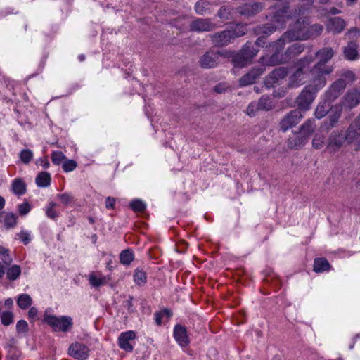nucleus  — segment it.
Returning <instances> with one entry per match:
<instances>
[{
    "instance_id": "obj_1",
    "label": "nucleus",
    "mask_w": 360,
    "mask_h": 360,
    "mask_svg": "<svg viewBox=\"0 0 360 360\" xmlns=\"http://www.w3.org/2000/svg\"><path fill=\"white\" fill-rule=\"evenodd\" d=\"M312 79L314 84L305 86L297 98L296 102L299 107L298 110H308L315 98L316 92L322 89L326 84V79L312 78Z\"/></svg>"
},
{
    "instance_id": "obj_2",
    "label": "nucleus",
    "mask_w": 360,
    "mask_h": 360,
    "mask_svg": "<svg viewBox=\"0 0 360 360\" xmlns=\"http://www.w3.org/2000/svg\"><path fill=\"white\" fill-rule=\"evenodd\" d=\"M333 56L334 51L330 47L322 48L316 53V56L319 58V60L311 70L312 78L326 79V75L332 72V67L327 65L326 63L330 60Z\"/></svg>"
},
{
    "instance_id": "obj_3",
    "label": "nucleus",
    "mask_w": 360,
    "mask_h": 360,
    "mask_svg": "<svg viewBox=\"0 0 360 360\" xmlns=\"http://www.w3.org/2000/svg\"><path fill=\"white\" fill-rule=\"evenodd\" d=\"M304 49V47L303 44L296 43L289 46L284 53V55L281 56V58H278L277 55H274L273 57H261L259 58V63L263 65H276L280 63H284L288 62L291 58L302 53Z\"/></svg>"
},
{
    "instance_id": "obj_4",
    "label": "nucleus",
    "mask_w": 360,
    "mask_h": 360,
    "mask_svg": "<svg viewBox=\"0 0 360 360\" xmlns=\"http://www.w3.org/2000/svg\"><path fill=\"white\" fill-rule=\"evenodd\" d=\"M258 51L259 49L255 47L252 42H246L241 50L233 58L235 67L243 68L250 64Z\"/></svg>"
},
{
    "instance_id": "obj_5",
    "label": "nucleus",
    "mask_w": 360,
    "mask_h": 360,
    "mask_svg": "<svg viewBox=\"0 0 360 360\" xmlns=\"http://www.w3.org/2000/svg\"><path fill=\"white\" fill-rule=\"evenodd\" d=\"M271 11L266 15V18L272 22L276 24V27L283 28L287 21L292 18L296 11H293L288 6H285L279 8H271Z\"/></svg>"
},
{
    "instance_id": "obj_6",
    "label": "nucleus",
    "mask_w": 360,
    "mask_h": 360,
    "mask_svg": "<svg viewBox=\"0 0 360 360\" xmlns=\"http://www.w3.org/2000/svg\"><path fill=\"white\" fill-rule=\"evenodd\" d=\"M309 20L300 18L290 27V30L284 33V37H289V41L293 40L307 39V31Z\"/></svg>"
},
{
    "instance_id": "obj_7",
    "label": "nucleus",
    "mask_w": 360,
    "mask_h": 360,
    "mask_svg": "<svg viewBox=\"0 0 360 360\" xmlns=\"http://www.w3.org/2000/svg\"><path fill=\"white\" fill-rule=\"evenodd\" d=\"M44 321L56 332H67L72 327V319L70 316L57 317L53 315H47L45 316Z\"/></svg>"
},
{
    "instance_id": "obj_8",
    "label": "nucleus",
    "mask_w": 360,
    "mask_h": 360,
    "mask_svg": "<svg viewBox=\"0 0 360 360\" xmlns=\"http://www.w3.org/2000/svg\"><path fill=\"white\" fill-rule=\"evenodd\" d=\"M303 117L300 110L295 109L291 110L283 117L280 122V127L283 131H286L290 128L298 124Z\"/></svg>"
},
{
    "instance_id": "obj_9",
    "label": "nucleus",
    "mask_w": 360,
    "mask_h": 360,
    "mask_svg": "<svg viewBox=\"0 0 360 360\" xmlns=\"http://www.w3.org/2000/svg\"><path fill=\"white\" fill-rule=\"evenodd\" d=\"M345 140L347 141V138L343 131H333L328 137L327 143L328 150L330 152L338 150L342 146Z\"/></svg>"
},
{
    "instance_id": "obj_10",
    "label": "nucleus",
    "mask_w": 360,
    "mask_h": 360,
    "mask_svg": "<svg viewBox=\"0 0 360 360\" xmlns=\"http://www.w3.org/2000/svg\"><path fill=\"white\" fill-rule=\"evenodd\" d=\"M215 27L210 18H195L189 25L190 31L195 32H210Z\"/></svg>"
},
{
    "instance_id": "obj_11",
    "label": "nucleus",
    "mask_w": 360,
    "mask_h": 360,
    "mask_svg": "<svg viewBox=\"0 0 360 360\" xmlns=\"http://www.w3.org/2000/svg\"><path fill=\"white\" fill-rule=\"evenodd\" d=\"M221 56L220 51L210 50L200 57V65L203 68H213L219 64Z\"/></svg>"
},
{
    "instance_id": "obj_12",
    "label": "nucleus",
    "mask_w": 360,
    "mask_h": 360,
    "mask_svg": "<svg viewBox=\"0 0 360 360\" xmlns=\"http://www.w3.org/2000/svg\"><path fill=\"white\" fill-rule=\"evenodd\" d=\"M348 143H355L356 150H360V118H356L349 125L346 134Z\"/></svg>"
},
{
    "instance_id": "obj_13",
    "label": "nucleus",
    "mask_w": 360,
    "mask_h": 360,
    "mask_svg": "<svg viewBox=\"0 0 360 360\" xmlns=\"http://www.w3.org/2000/svg\"><path fill=\"white\" fill-rule=\"evenodd\" d=\"M89 349L84 344L75 342L69 347L68 354L70 356L77 360H85L89 356Z\"/></svg>"
},
{
    "instance_id": "obj_14",
    "label": "nucleus",
    "mask_w": 360,
    "mask_h": 360,
    "mask_svg": "<svg viewBox=\"0 0 360 360\" xmlns=\"http://www.w3.org/2000/svg\"><path fill=\"white\" fill-rule=\"evenodd\" d=\"M265 6L262 2H254L245 4L238 8V11L241 15L246 18L252 17L261 12Z\"/></svg>"
},
{
    "instance_id": "obj_15",
    "label": "nucleus",
    "mask_w": 360,
    "mask_h": 360,
    "mask_svg": "<svg viewBox=\"0 0 360 360\" xmlns=\"http://www.w3.org/2000/svg\"><path fill=\"white\" fill-rule=\"evenodd\" d=\"M210 39L212 43L216 46H226L233 40V35L231 34L229 29L210 35Z\"/></svg>"
},
{
    "instance_id": "obj_16",
    "label": "nucleus",
    "mask_w": 360,
    "mask_h": 360,
    "mask_svg": "<svg viewBox=\"0 0 360 360\" xmlns=\"http://www.w3.org/2000/svg\"><path fill=\"white\" fill-rule=\"evenodd\" d=\"M264 68L262 67L253 68L239 80L240 86L252 84L264 73Z\"/></svg>"
},
{
    "instance_id": "obj_17",
    "label": "nucleus",
    "mask_w": 360,
    "mask_h": 360,
    "mask_svg": "<svg viewBox=\"0 0 360 360\" xmlns=\"http://www.w3.org/2000/svg\"><path fill=\"white\" fill-rule=\"evenodd\" d=\"M288 72V68L285 67H279L274 69L266 78V85L268 87L274 86L279 80L284 79Z\"/></svg>"
},
{
    "instance_id": "obj_18",
    "label": "nucleus",
    "mask_w": 360,
    "mask_h": 360,
    "mask_svg": "<svg viewBox=\"0 0 360 360\" xmlns=\"http://www.w3.org/2000/svg\"><path fill=\"white\" fill-rule=\"evenodd\" d=\"M135 338L136 334L132 330L122 333L118 338L120 347L127 352H132L134 347L129 341L134 340Z\"/></svg>"
},
{
    "instance_id": "obj_19",
    "label": "nucleus",
    "mask_w": 360,
    "mask_h": 360,
    "mask_svg": "<svg viewBox=\"0 0 360 360\" xmlns=\"http://www.w3.org/2000/svg\"><path fill=\"white\" fill-rule=\"evenodd\" d=\"M346 22L340 17L330 18L326 23V29L333 34H339L345 28Z\"/></svg>"
},
{
    "instance_id": "obj_20",
    "label": "nucleus",
    "mask_w": 360,
    "mask_h": 360,
    "mask_svg": "<svg viewBox=\"0 0 360 360\" xmlns=\"http://www.w3.org/2000/svg\"><path fill=\"white\" fill-rule=\"evenodd\" d=\"M345 103L350 108L360 103V86L354 87L347 91L345 95Z\"/></svg>"
},
{
    "instance_id": "obj_21",
    "label": "nucleus",
    "mask_w": 360,
    "mask_h": 360,
    "mask_svg": "<svg viewBox=\"0 0 360 360\" xmlns=\"http://www.w3.org/2000/svg\"><path fill=\"white\" fill-rule=\"evenodd\" d=\"M346 82L344 79H338L332 84L330 89L326 92V96L330 101H334L337 98L341 92L346 87Z\"/></svg>"
},
{
    "instance_id": "obj_22",
    "label": "nucleus",
    "mask_w": 360,
    "mask_h": 360,
    "mask_svg": "<svg viewBox=\"0 0 360 360\" xmlns=\"http://www.w3.org/2000/svg\"><path fill=\"white\" fill-rule=\"evenodd\" d=\"M174 337L177 343L181 347H186L189 344V339L186 329L181 325H176L174 328Z\"/></svg>"
},
{
    "instance_id": "obj_23",
    "label": "nucleus",
    "mask_w": 360,
    "mask_h": 360,
    "mask_svg": "<svg viewBox=\"0 0 360 360\" xmlns=\"http://www.w3.org/2000/svg\"><path fill=\"white\" fill-rule=\"evenodd\" d=\"M316 125L315 121L312 119L307 120L300 127V136L306 142L307 139L314 131Z\"/></svg>"
},
{
    "instance_id": "obj_24",
    "label": "nucleus",
    "mask_w": 360,
    "mask_h": 360,
    "mask_svg": "<svg viewBox=\"0 0 360 360\" xmlns=\"http://www.w3.org/2000/svg\"><path fill=\"white\" fill-rule=\"evenodd\" d=\"M358 44L352 41L344 48L345 57L349 60H355L359 58Z\"/></svg>"
},
{
    "instance_id": "obj_25",
    "label": "nucleus",
    "mask_w": 360,
    "mask_h": 360,
    "mask_svg": "<svg viewBox=\"0 0 360 360\" xmlns=\"http://www.w3.org/2000/svg\"><path fill=\"white\" fill-rule=\"evenodd\" d=\"M304 72L302 68L298 67L296 71L290 77L288 86L297 87L304 83Z\"/></svg>"
},
{
    "instance_id": "obj_26",
    "label": "nucleus",
    "mask_w": 360,
    "mask_h": 360,
    "mask_svg": "<svg viewBox=\"0 0 360 360\" xmlns=\"http://www.w3.org/2000/svg\"><path fill=\"white\" fill-rule=\"evenodd\" d=\"M211 3L205 0H199L195 4V11L200 15H205L212 13Z\"/></svg>"
},
{
    "instance_id": "obj_27",
    "label": "nucleus",
    "mask_w": 360,
    "mask_h": 360,
    "mask_svg": "<svg viewBox=\"0 0 360 360\" xmlns=\"http://www.w3.org/2000/svg\"><path fill=\"white\" fill-rule=\"evenodd\" d=\"M275 25L267 23L264 25H260L257 26L254 29V32L257 35L268 36L271 34L276 30Z\"/></svg>"
},
{
    "instance_id": "obj_28",
    "label": "nucleus",
    "mask_w": 360,
    "mask_h": 360,
    "mask_svg": "<svg viewBox=\"0 0 360 360\" xmlns=\"http://www.w3.org/2000/svg\"><path fill=\"white\" fill-rule=\"evenodd\" d=\"M288 40L289 41V37H284V34L272 45L271 48L274 51V53L270 56L273 57L274 55H277L278 58H281L283 54H280V51L283 50L285 45V41ZM267 58L268 56H265Z\"/></svg>"
},
{
    "instance_id": "obj_29",
    "label": "nucleus",
    "mask_w": 360,
    "mask_h": 360,
    "mask_svg": "<svg viewBox=\"0 0 360 360\" xmlns=\"http://www.w3.org/2000/svg\"><path fill=\"white\" fill-rule=\"evenodd\" d=\"M330 267V264L326 258L321 257L314 259V271L316 273L329 271Z\"/></svg>"
},
{
    "instance_id": "obj_30",
    "label": "nucleus",
    "mask_w": 360,
    "mask_h": 360,
    "mask_svg": "<svg viewBox=\"0 0 360 360\" xmlns=\"http://www.w3.org/2000/svg\"><path fill=\"white\" fill-rule=\"evenodd\" d=\"M323 27L320 24H313L310 25L309 22V25H307V39L310 38H314L318 37L323 32Z\"/></svg>"
},
{
    "instance_id": "obj_31",
    "label": "nucleus",
    "mask_w": 360,
    "mask_h": 360,
    "mask_svg": "<svg viewBox=\"0 0 360 360\" xmlns=\"http://www.w3.org/2000/svg\"><path fill=\"white\" fill-rule=\"evenodd\" d=\"M36 184L39 187H46L50 185L51 175L46 172H41L35 179Z\"/></svg>"
},
{
    "instance_id": "obj_32",
    "label": "nucleus",
    "mask_w": 360,
    "mask_h": 360,
    "mask_svg": "<svg viewBox=\"0 0 360 360\" xmlns=\"http://www.w3.org/2000/svg\"><path fill=\"white\" fill-rule=\"evenodd\" d=\"M229 30L231 34L233 35V39L245 35L248 32L246 25L245 24H237L234 27L229 28Z\"/></svg>"
},
{
    "instance_id": "obj_33",
    "label": "nucleus",
    "mask_w": 360,
    "mask_h": 360,
    "mask_svg": "<svg viewBox=\"0 0 360 360\" xmlns=\"http://www.w3.org/2000/svg\"><path fill=\"white\" fill-rule=\"evenodd\" d=\"M330 109V105L327 101L320 103L314 112V115L317 119H321L327 115Z\"/></svg>"
},
{
    "instance_id": "obj_34",
    "label": "nucleus",
    "mask_w": 360,
    "mask_h": 360,
    "mask_svg": "<svg viewBox=\"0 0 360 360\" xmlns=\"http://www.w3.org/2000/svg\"><path fill=\"white\" fill-rule=\"evenodd\" d=\"M110 280L108 276L97 277L94 274L89 276V281L93 287H100L108 283Z\"/></svg>"
},
{
    "instance_id": "obj_35",
    "label": "nucleus",
    "mask_w": 360,
    "mask_h": 360,
    "mask_svg": "<svg viewBox=\"0 0 360 360\" xmlns=\"http://www.w3.org/2000/svg\"><path fill=\"white\" fill-rule=\"evenodd\" d=\"M17 304L22 309H26L32 304V299L28 294H22L17 299Z\"/></svg>"
},
{
    "instance_id": "obj_36",
    "label": "nucleus",
    "mask_w": 360,
    "mask_h": 360,
    "mask_svg": "<svg viewBox=\"0 0 360 360\" xmlns=\"http://www.w3.org/2000/svg\"><path fill=\"white\" fill-rule=\"evenodd\" d=\"M134 253L129 249L122 250L120 254V263L122 264L123 265H129L131 262L134 260Z\"/></svg>"
},
{
    "instance_id": "obj_37",
    "label": "nucleus",
    "mask_w": 360,
    "mask_h": 360,
    "mask_svg": "<svg viewBox=\"0 0 360 360\" xmlns=\"http://www.w3.org/2000/svg\"><path fill=\"white\" fill-rule=\"evenodd\" d=\"M12 191L16 195H23L26 191L25 184L21 179H15L12 183Z\"/></svg>"
},
{
    "instance_id": "obj_38",
    "label": "nucleus",
    "mask_w": 360,
    "mask_h": 360,
    "mask_svg": "<svg viewBox=\"0 0 360 360\" xmlns=\"http://www.w3.org/2000/svg\"><path fill=\"white\" fill-rule=\"evenodd\" d=\"M134 281L139 285H143L147 281L146 272L141 269H136L134 274Z\"/></svg>"
},
{
    "instance_id": "obj_39",
    "label": "nucleus",
    "mask_w": 360,
    "mask_h": 360,
    "mask_svg": "<svg viewBox=\"0 0 360 360\" xmlns=\"http://www.w3.org/2000/svg\"><path fill=\"white\" fill-rule=\"evenodd\" d=\"M21 269L18 265H13L7 271V278L10 281L16 280L20 275Z\"/></svg>"
},
{
    "instance_id": "obj_40",
    "label": "nucleus",
    "mask_w": 360,
    "mask_h": 360,
    "mask_svg": "<svg viewBox=\"0 0 360 360\" xmlns=\"http://www.w3.org/2000/svg\"><path fill=\"white\" fill-rule=\"evenodd\" d=\"M257 104V110H269L271 108V101L269 97L262 96Z\"/></svg>"
},
{
    "instance_id": "obj_41",
    "label": "nucleus",
    "mask_w": 360,
    "mask_h": 360,
    "mask_svg": "<svg viewBox=\"0 0 360 360\" xmlns=\"http://www.w3.org/2000/svg\"><path fill=\"white\" fill-rule=\"evenodd\" d=\"M305 143V141L299 135L296 138H290L288 140V146L291 149H297Z\"/></svg>"
},
{
    "instance_id": "obj_42",
    "label": "nucleus",
    "mask_w": 360,
    "mask_h": 360,
    "mask_svg": "<svg viewBox=\"0 0 360 360\" xmlns=\"http://www.w3.org/2000/svg\"><path fill=\"white\" fill-rule=\"evenodd\" d=\"M342 109L339 107H335V110L332 111V113L330 115L329 121L330 125L332 127H334L338 123L340 117H341Z\"/></svg>"
},
{
    "instance_id": "obj_43",
    "label": "nucleus",
    "mask_w": 360,
    "mask_h": 360,
    "mask_svg": "<svg viewBox=\"0 0 360 360\" xmlns=\"http://www.w3.org/2000/svg\"><path fill=\"white\" fill-rule=\"evenodd\" d=\"M4 225L6 228H11L17 223L16 215L13 213H6L4 217Z\"/></svg>"
},
{
    "instance_id": "obj_44",
    "label": "nucleus",
    "mask_w": 360,
    "mask_h": 360,
    "mask_svg": "<svg viewBox=\"0 0 360 360\" xmlns=\"http://www.w3.org/2000/svg\"><path fill=\"white\" fill-rule=\"evenodd\" d=\"M340 79H344L346 82V85L347 84L352 83L356 79V77L354 72L349 70H342Z\"/></svg>"
},
{
    "instance_id": "obj_45",
    "label": "nucleus",
    "mask_w": 360,
    "mask_h": 360,
    "mask_svg": "<svg viewBox=\"0 0 360 360\" xmlns=\"http://www.w3.org/2000/svg\"><path fill=\"white\" fill-rule=\"evenodd\" d=\"M51 158L53 164L60 165L65 159V156L61 151H53L51 153Z\"/></svg>"
},
{
    "instance_id": "obj_46",
    "label": "nucleus",
    "mask_w": 360,
    "mask_h": 360,
    "mask_svg": "<svg viewBox=\"0 0 360 360\" xmlns=\"http://www.w3.org/2000/svg\"><path fill=\"white\" fill-rule=\"evenodd\" d=\"M130 207L135 212H143L146 209V203L141 200L136 199L130 202Z\"/></svg>"
},
{
    "instance_id": "obj_47",
    "label": "nucleus",
    "mask_w": 360,
    "mask_h": 360,
    "mask_svg": "<svg viewBox=\"0 0 360 360\" xmlns=\"http://www.w3.org/2000/svg\"><path fill=\"white\" fill-rule=\"evenodd\" d=\"M20 158L25 164H28L33 158V153L30 149H24L20 153Z\"/></svg>"
},
{
    "instance_id": "obj_48",
    "label": "nucleus",
    "mask_w": 360,
    "mask_h": 360,
    "mask_svg": "<svg viewBox=\"0 0 360 360\" xmlns=\"http://www.w3.org/2000/svg\"><path fill=\"white\" fill-rule=\"evenodd\" d=\"M56 206H57V204L56 202H51L49 203V206L47 207V208L46 210V214L47 217H49L50 219H56V217H58V214L55 210V207Z\"/></svg>"
},
{
    "instance_id": "obj_49",
    "label": "nucleus",
    "mask_w": 360,
    "mask_h": 360,
    "mask_svg": "<svg viewBox=\"0 0 360 360\" xmlns=\"http://www.w3.org/2000/svg\"><path fill=\"white\" fill-rule=\"evenodd\" d=\"M16 330L18 333L25 334L28 331V324L25 320H20L16 324Z\"/></svg>"
},
{
    "instance_id": "obj_50",
    "label": "nucleus",
    "mask_w": 360,
    "mask_h": 360,
    "mask_svg": "<svg viewBox=\"0 0 360 360\" xmlns=\"http://www.w3.org/2000/svg\"><path fill=\"white\" fill-rule=\"evenodd\" d=\"M313 61L314 57L312 56H307L299 60L297 62V66L304 70V68L309 65Z\"/></svg>"
},
{
    "instance_id": "obj_51",
    "label": "nucleus",
    "mask_w": 360,
    "mask_h": 360,
    "mask_svg": "<svg viewBox=\"0 0 360 360\" xmlns=\"http://www.w3.org/2000/svg\"><path fill=\"white\" fill-rule=\"evenodd\" d=\"M13 321L12 312H4L1 315V323L4 326H9Z\"/></svg>"
},
{
    "instance_id": "obj_52",
    "label": "nucleus",
    "mask_w": 360,
    "mask_h": 360,
    "mask_svg": "<svg viewBox=\"0 0 360 360\" xmlns=\"http://www.w3.org/2000/svg\"><path fill=\"white\" fill-rule=\"evenodd\" d=\"M77 167V162L75 160H69L63 164V169L65 172L73 171Z\"/></svg>"
},
{
    "instance_id": "obj_53",
    "label": "nucleus",
    "mask_w": 360,
    "mask_h": 360,
    "mask_svg": "<svg viewBox=\"0 0 360 360\" xmlns=\"http://www.w3.org/2000/svg\"><path fill=\"white\" fill-rule=\"evenodd\" d=\"M314 0H301L300 8H299V14H302L304 10L309 9L313 4Z\"/></svg>"
},
{
    "instance_id": "obj_54",
    "label": "nucleus",
    "mask_w": 360,
    "mask_h": 360,
    "mask_svg": "<svg viewBox=\"0 0 360 360\" xmlns=\"http://www.w3.org/2000/svg\"><path fill=\"white\" fill-rule=\"evenodd\" d=\"M324 139L322 136L316 135L312 141L314 148L320 149L323 146Z\"/></svg>"
},
{
    "instance_id": "obj_55",
    "label": "nucleus",
    "mask_w": 360,
    "mask_h": 360,
    "mask_svg": "<svg viewBox=\"0 0 360 360\" xmlns=\"http://www.w3.org/2000/svg\"><path fill=\"white\" fill-rule=\"evenodd\" d=\"M57 198L59 200H60L62 203H63L64 205H68L69 203H70L72 201V199H73L72 196L67 193L58 194L57 195Z\"/></svg>"
},
{
    "instance_id": "obj_56",
    "label": "nucleus",
    "mask_w": 360,
    "mask_h": 360,
    "mask_svg": "<svg viewBox=\"0 0 360 360\" xmlns=\"http://www.w3.org/2000/svg\"><path fill=\"white\" fill-rule=\"evenodd\" d=\"M18 238L25 244H28L30 240V235L28 232L22 231L18 234Z\"/></svg>"
},
{
    "instance_id": "obj_57",
    "label": "nucleus",
    "mask_w": 360,
    "mask_h": 360,
    "mask_svg": "<svg viewBox=\"0 0 360 360\" xmlns=\"http://www.w3.org/2000/svg\"><path fill=\"white\" fill-rule=\"evenodd\" d=\"M31 207L27 202L18 205V211L21 215H25L30 211Z\"/></svg>"
},
{
    "instance_id": "obj_58",
    "label": "nucleus",
    "mask_w": 360,
    "mask_h": 360,
    "mask_svg": "<svg viewBox=\"0 0 360 360\" xmlns=\"http://www.w3.org/2000/svg\"><path fill=\"white\" fill-rule=\"evenodd\" d=\"M359 30L356 27H352L346 33V36L350 39H354L358 37Z\"/></svg>"
},
{
    "instance_id": "obj_59",
    "label": "nucleus",
    "mask_w": 360,
    "mask_h": 360,
    "mask_svg": "<svg viewBox=\"0 0 360 360\" xmlns=\"http://www.w3.org/2000/svg\"><path fill=\"white\" fill-rule=\"evenodd\" d=\"M229 11L228 8L225 6H222L220 8V9L218 11V16L221 19H228V15H229Z\"/></svg>"
},
{
    "instance_id": "obj_60",
    "label": "nucleus",
    "mask_w": 360,
    "mask_h": 360,
    "mask_svg": "<svg viewBox=\"0 0 360 360\" xmlns=\"http://www.w3.org/2000/svg\"><path fill=\"white\" fill-rule=\"evenodd\" d=\"M255 110H257L256 103L252 102L250 103L247 108L248 115L250 116H254L255 113Z\"/></svg>"
},
{
    "instance_id": "obj_61",
    "label": "nucleus",
    "mask_w": 360,
    "mask_h": 360,
    "mask_svg": "<svg viewBox=\"0 0 360 360\" xmlns=\"http://www.w3.org/2000/svg\"><path fill=\"white\" fill-rule=\"evenodd\" d=\"M115 204V199L111 197H108L105 200V207L107 208H113Z\"/></svg>"
},
{
    "instance_id": "obj_62",
    "label": "nucleus",
    "mask_w": 360,
    "mask_h": 360,
    "mask_svg": "<svg viewBox=\"0 0 360 360\" xmlns=\"http://www.w3.org/2000/svg\"><path fill=\"white\" fill-rule=\"evenodd\" d=\"M132 301H133V297L129 296V298L124 302V307H127V309L129 311L133 310L132 309V307H133Z\"/></svg>"
},
{
    "instance_id": "obj_63",
    "label": "nucleus",
    "mask_w": 360,
    "mask_h": 360,
    "mask_svg": "<svg viewBox=\"0 0 360 360\" xmlns=\"http://www.w3.org/2000/svg\"><path fill=\"white\" fill-rule=\"evenodd\" d=\"M38 162L44 168L46 169L49 167V162L46 158H40L37 160Z\"/></svg>"
},
{
    "instance_id": "obj_64",
    "label": "nucleus",
    "mask_w": 360,
    "mask_h": 360,
    "mask_svg": "<svg viewBox=\"0 0 360 360\" xmlns=\"http://www.w3.org/2000/svg\"><path fill=\"white\" fill-rule=\"evenodd\" d=\"M163 316H162L160 311H158V312H156L155 314V323L158 325V326H160L162 324V319H163Z\"/></svg>"
}]
</instances>
